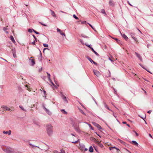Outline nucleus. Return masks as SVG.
<instances>
[{
  "mask_svg": "<svg viewBox=\"0 0 153 153\" xmlns=\"http://www.w3.org/2000/svg\"><path fill=\"white\" fill-rule=\"evenodd\" d=\"M46 127L47 134L49 136H51L53 134V126L50 124H48Z\"/></svg>",
  "mask_w": 153,
  "mask_h": 153,
  "instance_id": "obj_1",
  "label": "nucleus"
},
{
  "mask_svg": "<svg viewBox=\"0 0 153 153\" xmlns=\"http://www.w3.org/2000/svg\"><path fill=\"white\" fill-rule=\"evenodd\" d=\"M3 150L7 153H13L14 151L12 148L7 147L5 149H3Z\"/></svg>",
  "mask_w": 153,
  "mask_h": 153,
  "instance_id": "obj_2",
  "label": "nucleus"
},
{
  "mask_svg": "<svg viewBox=\"0 0 153 153\" xmlns=\"http://www.w3.org/2000/svg\"><path fill=\"white\" fill-rule=\"evenodd\" d=\"M42 106L43 108V109L46 111V112L49 115H51L52 114L51 112L50 111L46 108L45 106V105L44 104H42Z\"/></svg>",
  "mask_w": 153,
  "mask_h": 153,
  "instance_id": "obj_3",
  "label": "nucleus"
},
{
  "mask_svg": "<svg viewBox=\"0 0 153 153\" xmlns=\"http://www.w3.org/2000/svg\"><path fill=\"white\" fill-rule=\"evenodd\" d=\"M71 124L74 128L79 126V124L75 122L74 121H73V120H71Z\"/></svg>",
  "mask_w": 153,
  "mask_h": 153,
  "instance_id": "obj_4",
  "label": "nucleus"
},
{
  "mask_svg": "<svg viewBox=\"0 0 153 153\" xmlns=\"http://www.w3.org/2000/svg\"><path fill=\"white\" fill-rule=\"evenodd\" d=\"M60 93L61 95V97L63 100L65 102L67 103L68 102V101L66 97L62 94V92H60Z\"/></svg>",
  "mask_w": 153,
  "mask_h": 153,
  "instance_id": "obj_5",
  "label": "nucleus"
},
{
  "mask_svg": "<svg viewBox=\"0 0 153 153\" xmlns=\"http://www.w3.org/2000/svg\"><path fill=\"white\" fill-rule=\"evenodd\" d=\"M92 123L94 126L97 128L98 130H100V129H102L101 127L99 124L94 122H92Z\"/></svg>",
  "mask_w": 153,
  "mask_h": 153,
  "instance_id": "obj_6",
  "label": "nucleus"
},
{
  "mask_svg": "<svg viewBox=\"0 0 153 153\" xmlns=\"http://www.w3.org/2000/svg\"><path fill=\"white\" fill-rule=\"evenodd\" d=\"M93 72L94 74L97 76L99 77L100 75V72L97 70H94Z\"/></svg>",
  "mask_w": 153,
  "mask_h": 153,
  "instance_id": "obj_7",
  "label": "nucleus"
},
{
  "mask_svg": "<svg viewBox=\"0 0 153 153\" xmlns=\"http://www.w3.org/2000/svg\"><path fill=\"white\" fill-rule=\"evenodd\" d=\"M131 36V37L132 38L134 39V40L136 42H137V38L134 37V36H135V33H130Z\"/></svg>",
  "mask_w": 153,
  "mask_h": 153,
  "instance_id": "obj_8",
  "label": "nucleus"
},
{
  "mask_svg": "<svg viewBox=\"0 0 153 153\" xmlns=\"http://www.w3.org/2000/svg\"><path fill=\"white\" fill-rule=\"evenodd\" d=\"M135 55L138 58V59H139V60L141 61H142V59L141 57V56L140 55V54H138L137 53L135 52Z\"/></svg>",
  "mask_w": 153,
  "mask_h": 153,
  "instance_id": "obj_9",
  "label": "nucleus"
},
{
  "mask_svg": "<svg viewBox=\"0 0 153 153\" xmlns=\"http://www.w3.org/2000/svg\"><path fill=\"white\" fill-rule=\"evenodd\" d=\"M1 107L4 109L5 111H10V109L8 108V107L5 106L3 105L1 106Z\"/></svg>",
  "mask_w": 153,
  "mask_h": 153,
  "instance_id": "obj_10",
  "label": "nucleus"
},
{
  "mask_svg": "<svg viewBox=\"0 0 153 153\" xmlns=\"http://www.w3.org/2000/svg\"><path fill=\"white\" fill-rule=\"evenodd\" d=\"M29 61H31L30 65L32 66H33L35 64V61L33 59H29Z\"/></svg>",
  "mask_w": 153,
  "mask_h": 153,
  "instance_id": "obj_11",
  "label": "nucleus"
},
{
  "mask_svg": "<svg viewBox=\"0 0 153 153\" xmlns=\"http://www.w3.org/2000/svg\"><path fill=\"white\" fill-rule=\"evenodd\" d=\"M109 4L112 7L114 6L115 4L114 2L113 1L111 0H110Z\"/></svg>",
  "mask_w": 153,
  "mask_h": 153,
  "instance_id": "obj_12",
  "label": "nucleus"
},
{
  "mask_svg": "<svg viewBox=\"0 0 153 153\" xmlns=\"http://www.w3.org/2000/svg\"><path fill=\"white\" fill-rule=\"evenodd\" d=\"M105 76L107 77H109L111 76V73L109 70L105 73Z\"/></svg>",
  "mask_w": 153,
  "mask_h": 153,
  "instance_id": "obj_13",
  "label": "nucleus"
},
{
  "mask_svg": "<svg viewBox=\"0 0 153 153\" xmlns=\"http://www.w3.org/2000/svg\"><path fill=\"white\" fill-rule=\"evenodd\" d=\"M120 32L122 37L124 38L125 40H127L128 39V37L125 34H122L120 31Z\"/></svg>",
  "mask_w": 153,
  "mask_h": 153,
  "instance_id": "obj_14",
  "label": "nucleus"
},
{
  "mask_svg": "<svg viewBox=\"0 0 153 153\" xmlns=\"http://www.w3.org/2000/svg\"><path fill=\"white\" fill-rule=\"evenodd\" d=\"M10 39L13 42V43H16V41L14 39V38L13 36H10Z\"/></svg>",
  "mask_w": 153,
  "mask_h": 153,
  "instance_id": "obj_15",
  "label": "nucleus"
},
{
  "mask_svg": "<svg viewBox=\"0 0 153 153\" xmlns=\"http://www.w3.org/2000/svg\"><path fill=\"white\" fill-rule=\"evenodd\" d=\"M74 129L76 132L79 133H80L81 132V130L79 128V126L76 127L75 128H74Z\"/></svg>",
  "mask_w": 153,
  "mask_h": 153,
  "instance_id": "obj_16",
  "label": "nucleus"
},
{
  "mask_svg": "<svg viewBox=\"0 0 153 153\" xmlns=\"http://www.w3.org/2000/svg\"><path fill=\"white\" fill-rule=\"evenodd\" d=\"M103 103L104 106L105 107V108H106L107 109L109 110L110 111H112V110L109 108L108 106L106 105V104L105 102H103Z\"/></svg>",
  "mask_w": 153,
  "mask_h": 153,
  "instance_id": "obj_17",
  "label": "nucleus"
},
{
  "mask_svg": "<svg viewBox=\"0 0 153 153\" xmlns=\"http://www.w3.org/2000/svg\"><path fill=\"white\" fill-rule=\"evenodd\" d=\"M131 143L136 146H138V144L137 143V142L136 141H134V140L132 141V142Z\"/></svg>",
  "mask_w": 153,
  "mask_h": 153,
  "instance_id": "obj_18",
  "label": "nucleus"
},
{
  "mask_svg": "<svg viewBox=\"0 0 153 153\" xmlns=\"http://www.w3.org/2000/svg\"><path fill=\"white\" fill-rule=\"evenodd\" d=\"M90 48L91 49L92 51L95 53V54L97 56H99V54L94 50L93 48Z\"/></svg>",
  "mask_w": 153,
  "mask_h": 153,
  "instance_id": "obj_19",
  "label": "nucleus"
},
{
  "mask_svg": "<svg viewBox=\"0 0 153 153\" xmlns=\"http://www.w3.org/2000/svg\"><path fill=\"white\" fill-rule=\"evenodd\" d=\"M89 151L91 152H92L94 151V149L91 146L89 149Z\"/></svg>",
  "mask_w": 153,
  "mask_h": 153,
  "instance_id": "obj_20",
  "label": "nucleus"
},
{
  "mask_svg": "<svg viewBox=\"0 0 153 153\" xmlns=\"http://www.w3.org/2000/svg\"><path fill=\"white\" fill-rule=\"evenodd\" d=\"M97 143L98 144L99 146L101 148H102L103 147V145L99 141H97Z\"/></svg>",
  "mask_w": 153,
  "mask_h": 153,
  "instance_id": "obj_21",
  "label": "nucleus"
},
{
  "mask_svg": "<svg viewBox=\"0 0 153 153\" xmlns=\"http://www.w3.org/2000/svg\"><path fill=\"white\" fill-rule=\"evenodd\" d=\"M50 10L51 12V14L52 15L53 17H56V16L54 12L51 10Z\"/></svg>",
  "mask_w": 153,
  "mask_h": 153,
  "instance_id": "obj_22",
  "label": "nucleus"
},
{
  "mask_svg": "<svg viewBox=\"0 0 153 153\" xmlns=\"http://www.w3.org/2000/svg\"><path fill=\"white\" fill-rule=\"evenodd\" d=\"M101 13L104 14L105 15H106V14L105 11V10L104 9H102L101 10Z\"/></svg>",
  "mask_w": 153,
  "mask_h": 153,
  "instance_id": "obj_23",
  "label": "nucleus"
},
{
  "mask_svg": "<svg viewBox=\"0 0 153 153\" xmlns=\"http://www.w3.org/2000/svg\"><path fill=\"white\" fill-rule=\"evenodd\" d=\"M11 50L13 54L16 53V50L14 48H12L11 49Z\"/></svg>",
  "mask_w": 153,
  "mask_h": 153,
  "instance_id": "obj_24",
  "label": "nucleus"
},
{
  "mask_svg": "<svg viewBox=\"0 0 153 153\" xmlns=\"http://www.w3.org/2000/svg\"><path fill=\"white\" fill-rule=\"evenodd\" d=\"M39 51H40V57H39V60H40V61H41L42 60V53L41 51L40 50H39Z\"/></svg>",
  "mask_w": 153,
  "mask_h": 153,
  "instance_id": "obj_25",
  "label": "nucleus"
},
{
  "mask_svg": "<svg viewBox=\"0 0 153 153\" xmlns=\"http://www.w3.org/2000/svg\"><path fill=\"white\" fill-rule=\"evenodd\" d=\"M87 59L89 60V61H90L92 63V62L94 61L92 59L89 57V56H87Z\"/></svg>",
  "mask_w": 153,
  "mask_h": 153,
  "instance_id": "obj_26",
  "label": "nucleus"
},
{
  "mask_svg": "<svg viewBox=\"0 0 153 153\" xmlns=\"http://www.w3.org/2000/svg\"><path fill=\"white\" fill-rule=\"evenodd\" d=\"M81 37H83V38H89V37H88L87 36H86L85 35L82 34H81Z\"/></svg>",
  "mask_w": 153,
  "mask_h": 153,
  "instance_id": "obj_27",
  "label": "nucleus"
},
{
  "mask_svg": "<svg viewBox=\"0 0 153 153\" xmlns=\"http://www.w3.org/2000/svg\"><path fill=\"white\" fill-rule=\"evenodd\" d=\"M19 107L22 110L25 111H26V110L23 107V106H21V105H19Z\"/></svg>",
  "mask_w": 153,
  "mask_h": 153,
  "instance_id": "obj_28",
  "label": "nucleus"
},
{
  "mask_svg": "<svg viewBox=\"0 0 153 153\" xmlns=\"http://www.w3.org/2000/svg\"><path fill=\"white\" fill-rule=\"evenodd\" d=\"M118 140L120 143H122L123 144L125 145V144H126V143L123 141H122V140L120 139H118Z\"/></svg>",
  "mask_w": 153,
  "mask_h": 153,
  "instance_id": "obj_29",
  "label": "nucleus"
},
{
  "mask_svg": "<svg viewBox=\"0 0 153 153\" xmlns=\"http://www.w3.org/2000/svg\"><path fill=\"white\" fill-rule=\"evenodd\" d=\"M88 125L90 128L92 130H93L94 129V128H93L92 126L90 124H88Z\"/></svg>",
  "mask_w": 153,
  "mask_h": 153,
  "instance_id": "obj_30",
  "label": "nucleus"
},
{
  "mask_svg": "<svg viewBox=\"0 0 153 153\" xmlns=\"http://www.w3.org/2000/svg\"><path fill=\"white\" fill-rule=\"evenodd\" d=\"M46 73L48 75V79L50 80V79H51L50 78V76H51L50 74L49 73H48V72H47Z\"/></svg>",
  "mask_w": 153,
  "mask_h": 153,
  "instance_id": "obj_31",
  "label": "nucleus"
},
{
  "mask_svg": "<svg viewBox=\"0 0 153 153\" xmlns=\"http://www.w3.org/2000/svg\"><path fill=\"white\" fill-rule=\"evenodd\" d=\"M61 111L62 112L63 111L64 112V113L65 114H67V112L64 109H61Z\"/></svg>",
  "mask_w": 153,
  "mask_h": 153,
  "instance_id": "obj_32",
  "label": "nucleus"
},
{
  "mask_svg": "<svg viewBox=\"0 0 153 153\" xmlns=\"http://www.w3.org/2000/svg\"><path fill=\"white\" fill-rule=\"evenodd\" d=\"M73 16L75 19H79V18L77 16H76L75 14H74L73 15Z\"/></svg>",
  "mask_w": 153,
  "mask_h": 153,
  "instance_id": "obj_33",
  "label": "nucleus"
},
{
  "mask_svg": "<svg viewBox=\"0 0 153 153\" xmlns=\"http://www.w3.org/2000/svg\"><path fill=\"white\" fill-rule=\"evenodd\" d=\"M33 31L35 33H36V34H40L38 32H37L35 30H34L33 29Z\"/></svg>",
  "mask_w": 153,
  "mask_h": 153,
  "instance_id": "obj_34",
  "label": "nucleus"
},
{
  "mask_svg": "<svg viewBox=\"0 0 153 153\" xmlns=\"http://www.w3.org/2000/svg\"><path fill=\"white\" fill-rule=\"evenodd\" d=\"M113 39H114L118 43H120V40L118 39L117 38H113Z\"/></svg>",
  "mask_w": 153,
  "mask_h": 153,
  "instance_id": "obj_35",
  "label": "nucleus"
},
{
  "mask_svg": "<svg viewBox=\"0 0 153 153\" xmlns=\"http://www.w3.org/2000/svg\"><path fill=\"white\" fill-rule=\"evenodd\" d=\"M80 112L82 114H83V115H86V114H85V113L83 111H82V110L81 109L80 110Z\"/></svg>",
  "mask_w": 153,
  "mask_h": 153,
  "instance_id": "obj_36",
  "label": "nucleus"
},
{
  "mask_svg": "<svg viewBox=\"0 0 153 153\" xmlns=\"http://www.w3.org/2000/svg\"><path fill=\"white\" fill-rule=\"evenodd\" d=\"M32 30H33V29H30V28H29L28 29V32L29 33H32Z\"/></svg>",
  "mask_w": 153,
  "mask_h": 153,
  "instance_id": "obj_37",
  "label": "nucleus"
},
{
  "mask_svg": "<svg viewBox=\"0 0 153 153\" xmlns=\"http://www.w3.org/2000/svg\"><path fill=\"white\" fill-rule=\"evenodd\" d=\"M43 45L44 47H46V48H47V47H48V45L47 44H43Z\"/></svg>",
  "mask_w": 153,
  "mask_h": 153,
  "instance_id": "obj_38",
  "label": "nucleus"
},
{
  "mask_svg": "<svg viewBox=\"0 0 153 153\" xmlns=\"http://www.w3.org/2000/svg\"><path fill=\"white\" fill-rule=\"evenodd\" d=\"M59 33L62 35H63L65 36H66L65 34L64 33H63L62 31L61 32H60Z\"/></svg>",
  "mask_w": 153,
  "mask_h": 153,
  "instance_id": "obj_39",
  "label": "nucleus"
},
{
  "mask_svg": "<svg viewBox=\"0 0 153 153\" xmlns=\"http://www.w3.org/2000/svg\"><path fill=\"white\" fill-rule=\"evenodd\" d=\"M33 37L35 39V41L36 42H37V39L36 38V36L34 35H33Z\"/></svg>",
  "mask_w": 153,
  "mask_h": 153,
  "instance_id": "obj_40",
  "label": "nucleus"
},
{
  "mask_svg": "<svg viewBox=\"0 0 153 153\" xmlns=\"http://www.w3.org/2000/svg\"><path fill=\"white\" fill-rule=\"evenodd\" d=\"M114 148L115 149H117V150H119V149H117V148H116L115 147H112L111 148H110V150H111V149H113Z\"/></svg>",
  "mask_w": 153,
  "mask_h": 153,
  "instance_id": "obj_41",
  "label": "nucleus"
},
{
  "mask_svg": "<svg viewBox=\"0 0 153 153\" xmlns=\"http://www.w3.org/2000/svg\"><path fill=\"white\" fill-rule=\"evenodd\" d=\"M7 30V27H4L3 28V30L4 31H6Z\"/></svg>",
  "mask_w": 153,
  "mask_h": 153,
  "instance_id": "obj_42",
  "label": "nucleus"
},
{
  "mask_svg": "<svg viewBox=\"0 0 153 153\" xmlns=\"http://www.w3.org/2000/svg\"><path fill=\"white\" fill-rule=\"evenodd\" d=\"M85 45L86 46H87V47H89V48H92V47H91V45H88L87 44H85Z\"/></svg>",
  "mask_w": 153,
  "mask_h": 153,
  "instance_id": "obj_43",
  "label": "nucleus"
},
{
  "mask_svg": "<svg viewBox=\"0 0 153 153\" xmlns=\"http://www.w3.org/2000/svg\"><path fill=\"white\" fill-rule=\"evenodd\" d=\"M3 133L4 134H8V131H3Z\"/></svg>",
  "mask_w": 153,
  "mask_h": 153,
  "instance_id": "obj_44",
  "label": "nucleus"
},
{
  "mask_svg": "<svg viewBox=\"0 0 153 153\" xmlns=\"http://www.w3.org/2000/svg\"><path fill=\"white\" fill-rule=\"evenodd\" d=\"M61 153H65V152L64 150L63 149L61 150Z\"/></svg>",
  "mask_w": 153,
  "mask_h": 153,
  "instance_id": "obj_45",
  "label": "nucleus"
},
{
  "mask_svg": "<svg viewBox=\"0 0 153 153\" xmlns=\"http://www.w3.org/2000/svg\"><path fill=\"white\" fill-rule=\"evenodd\" d=\"M79 41H80V42H81V43L83 45V44H84V43H83V40H82V39H80L79 40Z\"/></svg>",
  "mask_w": 153,
  "mask_h": 153,
  "instance_id": "obj_46",
  "label": "nucleus"
},
{
  "mask_svg": "<svg viewBox=\"0 0 153 153\" xmlns=\"http://www.w3.org/2000/svg\"><path fill=\"white\" fill-rule=\"evenodd\" d=\"M11 134V130H9L8 131V134L9 135H10Z\"/></svg>",
  "mask_w": 153,
  "mask_h": 153,
  "instance_id": "obj_47",
  "label": "nucleus"
},
{
  "mask_svg": "<svg viewBox=\"0 0 153 153\" xmlns=\"http://www.w3.org/2000/svg\"><path fill=\"white\" fill-rule=\"evenodd\" d=\"M29 145L31 146H32V148L33 147H35V146H34V145H32V144L31 143H30L29 144ZM37 147H38L37 146Z\"/></svg>",
  "mask_w": 153,
  "mask_h": 153,
  "instance_id": "obj_48",
  "label": "nucleus"
},
{
  "mask_svg": "<svg viewBox=\"0 0 153 153\" xmlns=\"http://www.w3.org/2000/svg\"><path fill=\"white\" fill-rule=\"evenodd\" d=\"M13 57L15 58L16 57V53L13 54Z\"/></svg>",
  "mask_w": 153,
  "mask_h": 153,
  "instance_id": "obj_49",
  "label": "nucleus"
},
{
  "mask_svg": "<svg viewBox=\"0 0 153 153\" xmlns=\"http://www.w3.org/2000/svg\"><path fill=\"white\" fill-rule=\"evenodd\" d=\"M40 23L42 25H43V26H46V25L45 24H43V23H42V22H40Z\"/></svg>",
  "mask_w": 153,
  "mask_h": 153,
  "instance_id": "obj_50",
  "label": "nucleus"
},
{
  "mask_svg": "<svg viewBox=\"0 0 153 153\" xmlns=\"http://www.w3.org/2000/svg\"><path fill=\"white\" fill-rule=\"evenodd\" d=\"M36 41H34L33 42H32L31 43V44L33 45H35V42Z\"/></svg>",
  "mask_w": 153,
  "mask_h": 153,
  "instance_id": "obj_51",
  "label": "nucleus"
},
{
  "mask_svg": "<svg viewBox=\"0 0 153 153\" xmlns=\"http://www.w3.org/2000/svg\"><path fill=\"white\" fill-rule=\"evenodd\" d=\"M88 24L89 25V26H90V27H91V28H92L93 29H94V28H93V27L92 26V25L91 24H89V23H88Z\"/></svg>",
  "mask_w": 153,
  "mask_h": 153,
  "instance_id": "obj_52",
  "label": "nucleus"
},
{
  "mask_svg": "<svg viewBox=\"0 0 153 153\" xmlns=\"http://www.w3.org/2000/svg\"><path fill=\"white\" fill-rule=\"evenodd\" d=\"M59 152L57 150H54L53 151V153H59Z\"/></svg>",
  "mask_w": 153,
  "mask_h": 153,
  "instance_id": "obj_53",
  "label": "nucleus"
},
{
  "mask_svg": "<svg viewBox=\"0 0 153 153\" xmlns=\"http://www.w3.org/2000/svg\"><path fill=\"white\" fill-rule=\"evenodd\" d=\"M57 30L58 32H59L60 33L61 31L58 28H57Z\"/></svg>",
  "mask_w": 153,
  "mask_h": 153,
  "instance_id": "obj_54",
  "label": "nucleus"
},
{
  "mask_svg": "<svg viewBox=\"0 0 153 153\" xmlns=\"http://www.w3.org/2000/svg\"><path fill=\"white\" fill-rule=\"evenodd\" d=\"M72 143H78V141L77 140L74 142H72Z\"/></svg>",
  "mask_w": 153,
  "mask_h": 153,
  "instance_id": "obj_55",
  "label": "nucleus"
},
{
  "mask_svg": "<svg viewBox=\"0 0 153 153\" xmlns=\"http://www.w3.org/2000/svg\"><path fill=\"white\" fill-rule=\"evenodd\" d=\"M92 63H93L94 64L96 65H97V63L95 62H94V61L92 62Z\"/></svg>",
  "mask_w": 153,
  "mask_h": 153,
  "instance_id": "obj_56",
  "label": "nucleus"
},
{
  "mask_svg": "<svg viewBox=\"0 0 153 153\" xmlns=\"http://www.w3.org/2000/svg\"><path fill=\"white\" fill-rule=\"evenodd\" d=\"M152 112V110H149L147 111V113L149 114H150Z\"/></svg>",
  "mask_w": 153,
  "mask_h": 153,
  "instance_id": "obj_57",
  "label": "nucleus"
},
{
  "mask_svg": "<svg viewBox=\"0 0 153 153\" xmlns=\"http://www.w3.org/2000/svg\"><path fill=\"white\" fill-rule=\"evenodd\" d=\"M128 4L131 6H132L129 2V1H128Z\"/></svg>",
  "mask_w": 153,
  "mask_h": 153,
  "instance_id": "obj_58",
  "label": "nucleus"
},
{
  "mask_svg": "<svg viewBox=\"0 0 153 153\" xmlns=\"http://www.w3.org/2000/svg\"><path fill=\"white\" fill-rule=\"evenodd\" d=\"M143 69H145V70H146L147 71H148L149 72V73H150L149 71H148L146 69V68H145L144 67H143V66H142V67Z\"/></svg>",
  "mask_w": 153,
  "mask_h": 153,
  "instance_id": "obj_59",
  "label": "nucleus"
},
{
  "mask_svg": "<svg viewBox=\"0 0 153 153\" xmlns=\"http://www.w3.org/2000/svg\"><path fill=\"white\" fill-rule=\"evenodd\" d=\"M43 92L44 94L45 95V93H46V91H45L44 90H43Z\"/></svg>",
  "mask_w": 153,
  "mask_h": 153,
  "instance_id": "obj_60",
  "label": "nucleus"
},
{
  "mask_svg": "<svg viewBox=\"0 0 153 153\" xmlns=\"http://www.w3.org/2000/svg\"><path fill=\"white\" fill-rule=\"evenodd\" d=\"M114 93L116 94L117 93V91L114 88Z\"/></svg>",
  "mask_w": 153,
  "mask_h": 153,
  "instance_id": "obj_61",
  "label": "nucleus"
},
{
  "mask_svg": "<svg viewBox=\"0 0 153 153\" xmlns=\"http://www.w3.org/2000/svg\"><path fill=\"white\" fill-rule=\"evenodd\" d=\"M122 123H123L124 124H126V122H125V121H123L122 122Z\"/></svg>",
  "mask_w": 153,
  "mask_h": 153,
  "instance_id": "obj_62",
  "label": "nucleus"
},
{
  "mask_svg": "<svg viewBox=\"0 0 153 153\" xmlns=\"http://www.w3.org/2000/svg\"><path fill=\"white\" fill-rule=\"evenodd\" d=\"M134 132L135 133V134H136V135L137 136H138V134L137 133V132L136 131H134Z\"/></svg>",
  "mask_w": 153,
  "mask_h": 153,
  "instance_id": "obj_63",
  "label": "nucleus"
},
{
  "mask_svg": "<svg viewBox=\"0 0 153 153\" xmlns=\"http://www.w3.org/2000/svg\"><path fill=\"white\" fill-rule=\"evenodd\" d=\"M113 115L115 118H116L117 117V116L115 115L114 113L113 114Z\"/></svg>",
  "mask_w": 153,
  "mask_h": 153,
  "instance_id": "obj_64",
  "label": "nucleus"
}]
</instances>
